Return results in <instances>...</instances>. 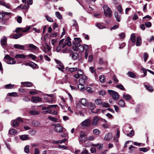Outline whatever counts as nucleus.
Instances as JSON below:
<instances>
[{
  "mask_svg": "<svg viewBox=\"0 0 154 154\" xmlns=\"http://www.w3.org/2000/svg\"><path fill=\"white\" fill-rule=\"evenodd\" d=\"M14 47L15 48L21 50L23 49L24 48L23 45L19 44L14 45Z\"/></svg>",
  "mask_w": 154,
  "mask_h": 154,
  "instance_id": "5701e85b",
  "label": "nucleus"
},
{
  "mask_svg": "<svg viewBox=\"0 0 154 154\" xmlns=\"http://www.w3.org/2000/svg\"><path fill=\"white\" fill-rule=\"evenodd\" d=\"M11 125L14 128L17 127L19 125V122L16 120H14L11 121Z\"/></svg>",
  "mask_w": 154,
  "mask_h": 154,
  "instance_id": "dca6fc26",
  "label": "nucleus"
},
{
  "mask_svg": "<svg viewBox=\"0 0 154 154\" xmlns=\"http://www.w3.org/2000/svg\"><path fill=\"white\" fill-rule=\"evenodd\" d=\"M93 133L96 135H99L100 133V131L97 129H95L93 130Z\"/></svg>",
  "mask_w": 154,
  "mask_h": 154,
  "instance_id": "79ce46f5",
  "label": "nucleus"
},
{
  "mask_svg": "<svg viewBox=\"0 0 154 154\" xmlns=\"http://www.w3.org/2000/svg\"><path fill=\"white\" fill-rule=\"evenodd\" d=\"M45 18L46 19V20L50 22H53V20L50 17L48 16V15H46Z\"/></svg>",
  "mask_w": 154,
  "mask_h": 154,
  "instance_id": "5fc2aeb1",
  "label": "nucleus"
},
{
  "mask_svg": "<svg viewBox=\"0 0 154 154\" xmlns=\"http://www.w3.org/2000/svg\"><path fill=\"white\" fill-rule=\"evenodd\" d=\"M101 106L103 107H109V105L108 103L102 102Z\"/></svg>",
  "mask_w": 154,
  "mask_h": 154,
  "instance_id": "49530a36",
  "label": "nucleus"
},
{
  "mask_svg": "<svg viewBox=\"0 0 154 154\" xmlns=\"http://www.w3.org/2000/svg\"><path fill=\"white\" fill-rule=\"evenodd\" d=\"M0 5L4 6L7 8H9L10 6L9 4L6 3L3 1H0Z\"/></svg>",
  "mask_w": 154,
  "mask_h": 154,
  "instance_id": "393cba45",
  "label": "nucleus"
},
{
  "mask_svg": "<svg viewBox=\"0 0 154 154\" xmlns=\"http://www.w3.org/2000/svg\"><path fill=\"white\" fill-rule=\"evenodd\" d=\"M108 92L114 100H116L119 99L120 95L117 92L111 90H108Z\"/></svg>",
  "mask_w": 154,
  "mask_h": 154,
  "instance_id": "f257e3e1",
  "label": "nucleus"
},
{
  "mask_svg": "<svg viewBox=\"0 0 154 154\" xmlns=\"http://www.w3.org/2000/svg\"><path fill=\"white\" fill-rule=\"evenodd\" d=\"M29 7V6H28V7H27L25 5H20L18 7V8H20L22 9H25L26 10H27L28 9V8Z\"/></svg>",
  "mask_w": 154,
  "mask_h": 154,
  "instance_id": "3c124183",
  "label": "nucleus"
},
{
  "mask_svg": "<svg viewBox=\"0 0 154 154\" xmlns=\"http://www.w3.org/2000/svg\"><path fill=\"white\" fill-rule=\"evenodd\" d=\"M15 58H24L25 57V56L23 54H17L15 55Z\"/></svg>",
  "mask_w": 154,
  "mask_h": 154,
  "instance_id": "c9c22d12",
  "label": "nucleus"
},
{
  "mask_svg": "<svg viewBox=\"0 0 154 154\" xmlns=\"http://www.w3.org/2000/svg\"><path fill=\"white\" fill-rule=\"evenodd\" d=\"M148 57V54L146 53H145L143 54V59L145 62L146 61V60Z\"/></svg>",
  "mask_w": 154,
  "mask_h": 154,
  "instance_id": "09e8293b",
  "label": "nucleus"
},
{
  "mask_svg": "<svg viewBox=\"0 0 154 154\" xmlns=\"http://www.w3.org/2000/svg\"><path fill=\"white\" fill-rule=\"evenodd\" d=\"M5 18L3 19L1 21V23L3 25H6L8 20L9 19L7 18V17H5Z\"/></svg>",
  "mask_w": 154,
  "mask_h": 154,
  "instance_id": "4c0bfd02",
  "label": "nucleus"
},
{
  "mask_svg": "<svg viewBox=\"0 0 154 154\" xmlns=\"http://www.w3.org/2000/svg\"><path fill=\"white\" fill-rule=\"evenodd\" d=\"M118 104L121 107H123L125 106V103L122 100H120L118 102Z\"/></svg>",
  "mask_w": 154,
  "mask_h": 154,
  "instance_id": "473e14b6",
  "label": "nucleus"
},
{
  "mask_svg": "<svg viewBox=\"0 0 154 154\" xmlns=\"http://www.w3.org/2000/svg\"><path fill=\"white\" fill-rule=\"evenodd\" d=\"M91 123V121L90 119H88L82 122L81 124L82 126L85 128L86 127L90 125Z\"/></svg>",
  "mask_w": 154,
  "mask_h": 154,
  "instance_id": "423d86ee",
  "label": "nucleus"
},
{
  "mask_svg": "<svg viewBox=\"0 0 154 154\" xmlns=\"http://www.w3.org/2000/svg\"><path fill=\"white\" fill-rule=\"evenodd\" d=\"M88 48V45H85L84 46L82 45H78L77 50H78L80 52L83 51L84 50H87Z\"/></svg>",
  "mask_w": 154,
  "mask_h": 154,
  "instance_id": "6e6552de",
  "label": "nucleus"
},
{
  "mask_svg": "<svg viewBox=\"0 0 154 154\" xmlns=\"http://www.w3.org/2000/svg\"><path fill=\"white\" fill-rule=\"evenodd\" d=\"M57 106V105H50L47 106L43 107L42 108V110H47L48 113L51 114L52 110L50 109L53 108H55Z\"/></svg>",
  "mask_w": 154,
  "mask_h": 154,
  "instance_id": "7ed1b4c3",
  "label": "nucleus"
},
{
  "mask_svg": "<svg viewBox=\"0 0 154 154\" xmlns=\"http://www.w3.org/2000/svg\"><path fill=\"white\" fill-rule=\"evenodd\" d=\"M134 131L131 130L129 133L127 134V135L128 137H131L134 135Z\"/></svg>",
  "mask_w": 154,
  "mask_h": 154,
  "instance_id": "bf43d9fd",
  "label": "nucleus"
},
{
  "mask_svg": "<svg viewBox=\"0 0 154 154\" xmlns=\"http://www.w3.org/2000/svg\"><path fill=\"white\" fill-rule=\"evenodd\" d=\"M22 84H23V85L25 86L26 87H30L32 86V84L29 82H22Z\"/></svg>",
  "mask_w": 154,
  "mask_h": 154,
  "instance_id": "7c9ffc66",
  "label": "nucleus"
},
{
  "mask_svg": "<svg viewBox=\"0 0 154 154\" xmlns=\"http://www.w3.org/2000/svg\"><path fill=\"white\" fill-rule=\"evenodd\" d=\"M128 75L130 77L134 78L135 77V74L131 72H129L128 73Z\"/></svg>",
  "mask_w": 154,
  "mask_h": 154,
  "instance_id": "37998d69",
  "label": "nucleus"
},
{
  "mask_svg": "<svg viewBox=\"0 0 154 154\" xmlns=\"http://www.w3.org/2000/svg\"><path fill=\"white\" fill-rule=\"evenodd\" d=\"M72 58L74 60H75L77 59L78 54L76 53H73L71 54Z\"/></svg>",
  "mask_w": 154,
  "mask_h": 154,
  "instance_id": "c756f323",
  "label": "nucleus"
},
{
  "mask_svg": "<svg viewBox=\"0 0 154 154\" xmlns=\"http://www.w3.org/2000/svg\"><path fill=\"white\" fill-rule=\"evenodd\" d=\"M112 137V134L111 133L109 132L105 135L104 139L107 140H109L111 139Z\"/></svg>",
  "mask_w": 154,
  "mask_h": 154,
  "instance_id": "2eb2a0df",
  "label": "nucleus"
},
{
  "mask_svg": "<svg viewBox=\"0 0 154 154\" xmlns=\"http://www.w3.org/2000/svg\"><path fill=\"white\" fill-rule=\"evenodd\" d=\"M92 146L94 147H97L98 149L101 150L103 148V145L102 144H99V143L96 144H93Z\"/></svg>",
  "mask_w": 154,
  "mask_h": 154,
  "instance_id": "412c9836",
  "label": "nucleus"
},
{
  "mask_svg": "<svg viewBox=\"0 0 154 154\" xmlns=\"http://www.w3.org/2000/svg\"><path fill=\"white\" fill-rule=\"evenodd\" d=\"M66 72H67L68 71L72 72L76 71L77 70V67L69 68L67 67L66 68Z\"/></svg>",
  "mask_w": 154,
  "mask_h": 154,
  "instance_id": "6ab92c4d",
  "label": "nucleus"
},
{
  "mask_svg": "<svg viewBox=\"0 0 154 154\" xmlns=\"http://www.w3.org/2000/svg\"><path fill=\"white\" fill-rule=\"evenodd\" d=\"M103 8L105 15L106 17H110L112 16V11L110 8L106 5H104Z\"/></svg>",
  "mask_w": 154,
  "mask_h": 154,
  "instance_id": "f03ea898",
  "label": "nucleus"
},
{
  "mask_svg": "<svg viewBox=\"0 0 154 154\" xmlns=\"http://www.w3.org/2000/svg\"><path fill=\"white\" fill-rule=\"evenodd\" d=\"M145 25L147 27H150L152 26V23L151 22H148L145 23Z\"/></svg>",
  "mask_w": 154,
  "mask_h": 154,
  "instance_id": "6e6d98bb",
  "label": "nucleus"
},
{
  "mask_svg": "<svg viewBox=\"0 0 154 154\" xmlns=\"http://www.w3.org/2000/svg\"><path fill=\"white\" fill-rule=\"evenodd\" d=\"M116 87L122 91H124L125 90V88L122 85H116Z\"/></svg>",
  "mask_w": 154,
  "mask_h": 154,
  "instance_id": "c03bdc74",
  "label": "nucleus"
},
{
  "mask_svg": "<svg viewBox=\"0 0 154 154\" xmlns=\"http://www.w3.org/2000/svg\"><path fill=\"white\" fill-rule=\"evenodd\" d=\"M142 43V39L140 37H137L136 38V43L137 46H140L141 45Z\"/></svg>",
  "mask_w": 154,
  "mask_h": 154,
  "instance_id": "a211bd4d",
  "label": "nucleus"
},
{
  "mask_svg": "<svg viewBox=\"0 0 154 154\" xmlns=\"http://www.w3.org/2000/svg\"><path fill=\"white\" fill-rule=\"evenodd\" d=\"M22 35V34H12L10 36V37L11 38L17 39L20 38Z\"/></svg>",
  "mask_w": 154,
  "mask_h": 154,
  "instance_id": "ddd939ff",
  "label": "nucleus"
},
{
  "mask_svg": "<svg viewBox=\"0 0 154 154\" xmlns=\"http://www.w3.org/2000/svg\"><path fill=\"white\" fill-rule=\"evenodd\" d=\"M31 100L33 103H37L41 102L42 99L38 97H32Z\"/></svg>",
  "mask_w": 154,
  "mask_h": 154,
  "instance_id": "9b49d317",
  "label": "nucleus"
},
{
  "mask_svg": "<svg viewBox=\"0 0 154 154\" xmlns=\"http://www.w3.org/2000/svg\"><path fill=\"white\" fill-rule=\"evenodd\" d=\"M123 98L126 100H129L131 98V96L130 95L127 94H123Z\"/></svg>",
  "mask_w": 154,
  "mask_h": 154,
  "instance_id": "c85d7f7f",
  "label": "nucleus"
},
{
  "mask_svg": "<svg viewBox=\"0 0 154 154\" xmlns=\"http://www.w3.org/2000/svg\"><path fill=\"white\" fill-rule=\"evenodd\" d=\"M14 85L8 84L5 85V88L6 89H11L14 88Z\"/></svg>",
  "mask_w": 154,
  "mask_h": 154,
  "instance_id": "72a5a7b5",
  "label": "nucleus"
},
{
  "mask_svg": "<svg viewBox=\"0 0 154 154\" xmlns=\"http://www.w3.org/2000/svg\"><path fill=\"white\" fill-rule=\"evenodd\" d=\"M9 133L11 135H14L17 132V130L14 129H11L9 130Z\"/></svg>",
  "mask_w": 154,
  "mask_h": 154,
  "instance_id": "cd10ccee",
  "label": "nucleus"
},
{
  "mask_svg": "<svg viewBox=\"0 0 154 154\" xmlns=\"http://www.w3.org/2000/svg\"><path fill=\"white\" fill-rule=\"evenodd\" d=\"M74 40L75 42H78V44L80 43L82 41L80 38H74Z\"/></svg>",
  "mask_w": 154,
  "mask_h": 154,
  "instance_id": "69168bd1",
  "label": "nucleus"
},
{
  "mask_svg": "<svg viewBox=\"0 0 154 154\" xmlns=\"http://www.w3.org/2000/svg\"><path fill=\"white\" fill-rule=\"evenodd\" d=\"M96 26L99 29H102L104 28L105 27L103 26H102L100 23H98L96 24Z\"/></svg>",
  "mask_w": 154,
  "mask_h": 154,
  "instance_id": "680f3d73",
  "label": "nucleus"
},
{
  "mask_svg": "<svg viewBox=\"0 0 154 154\" xmlns=\"http://www.w3.org/2000/svg\"><path fill=\"white\" fill-rule=\"evenodd\" d=\"M54 130L57 132L60 133L63 131V127L60 125H56L55 127Z\"/></svg>",
  "mask_w": 154,
  "mask_h": 154,
  "instance_id": "4468645a",
  "label": "nucleus"
},
{
  "mask_svg": "<svg viewBox=\"0 0 154 154\" xmlns=\"http://www.w3.org/2000/svg\"><path fill=\"white\" fill-rule=\"evenodd\" d=\"M107 62L106 61H104L102 58L100 59L99 64L100 65L106 64Z\"/></svg>",
  "mask_w": 154,
  "mask_h": 154,
  "instance_id": "58836bf2",
  "label": "nucleus"
},
{
  "mask_svg": "<svg viewBox=\"0 0 154 154\" xmlns=\"http://www.w3.org/2000/svg\"><path fill=\"white\" fill-rule=\"evenodd\" d=\"M73 46H72V49L74 51H77V48L78 46V43H77L76 42H73L72 43Z\"/></svg>",
  "mask_w": 154,
  "mask_h": 154,
  "instance_id": "b1692460",
  "label": "nucleus"
},
{
  "mask_svg": "<svg viewBox=\"0 0 154 154\" xmlns=\"http://www.w3.org/2000/svg\"><path fill=\"white\" fill-rule=\"evenodd\" d=\"M22 20V18L20 16H18L17 19V20L18 23H21Z\"/></svg>",
  "mask_w": 154,
  "mask_h": 154,
  "instance_id": "0e129e2a",
  "label": "nucleus"
},
{
  "mask_svg": "<svg viewBox=\"0 0 154 154\" xmlns=\"http://www.w3.org/2000/svg\"><path fill=\"white\" fill-rule=\"evenodd\" d=\"M99 121V118L98 117H96L94 118L92 125L93 126L96 125L98 124Z\"/></svg>",
  "mask_w": 154,
  "mask_h": 154,
  "instance_id": "aec40b11",
  "label": "nucleus"
},
{
  "mask_svg": "<svg viewBox=\"0 0 154 154\" xmlns=\"http://www.w3.org/2000/svg\"><path fill=\"white\" fill-rule=\"evenodd\" d=\"M30 29V28L29 26H28L27 27L24 28L23 30V28H17L15 30V32L18 33L21 31H22L23 32H26L28 31Z\"/></svg>",
  "mask_w": 154,
  "mask_h": 154,
  "instance_id": "9d476101",
  "label": "nucleus"
},
{
  "mask_svg": "<svg viewBox=\"0 0 154 154\" xmlns=\"http://www.w3.org/2000/svg\"><path fill=\"white\" fill-rule=\"evenodd\" d=\"M13 58H11V57L9 56V55L7 54L6 55L4 58V59H7L8 60L10 59H13Z\"/></svg>",
  "mask_w": 154,
  "mask_h": 154,
  "instance_id": "774afa93",
  "label": "nucleus"
},
{
  "mask_svg": "<svg viewBox=\"0 0 154 154\" xmlns=\"http://www.w3.org/2000/svg\"><path fill=\"white\" fill-rule=\"evenodd\" d=\"M14 59V58H13V59H10L8 60L7 62V63L8 64H14L15 63L16 61L14 60H13Z\"/></svg>",
  "mask_w": 154,
  "mask_h": 154,
  "instance_id": "de8ad7c7",
  "label": "nucleus"
},
{
  "mask_svg": "<svg viewBox=\"0 0 154 154\" xmlns=\"http://www.w3.org/2000/svg\"><path fill=\"white\" fill-rule=\"evenodd\" d=\"M114 14L117 21L119 22H120L121 20L120 15H119L118 14L117 12H115Z\"/></svg>",
  "mask_w": 154,
  "mask_h": 154,
  "instance_id": "2f4dec72",
  "label": "nucleus"
},
{
  "mask_svg": "<svg viewBox=\"0 0 154 154\" xmlns=\"http://www.w3.org/2000/svg\"><path fill=\"white\" fill-rule=\"evenodd\" d=\"M29 114L31 115H37L39 114V112L34 110H31L29 112Z\"/></svg>",
  "mask_w": 154,
  "mask_h": 154,
  "instance_id": "e433bc0d",
  "label": "nucleus"
},
{
  "mask_svg": "<svg viewBox=\"0 0 154 154\" xmlns=\"http://www.w3.org/2000/svg\"><path fill=\"white\" fill-rule=\"evenodd\" d=\"M29 146L28 145L26 146L24 148V150L25 152L27 153H28L29 152Z\"/></svg>",
  "mask_w": 154,
  "mask_h": 154,
  "instance_id": "864d4df0",
  "label": "nucleus"
},
{
  "mask_svg": "<svg viewBox=\"0 0 154 154\" xmlns=\"http://www.w3.org/2000/svg\"><path fill=\"white\" fill-rule=\"evenodd\" d=\"M105 80V77L104 75H101L99 76L100 81L102 83L104 82Z\"/></svg>",
  "mask_w": 154,
  "mask_h": 154,
  "instance_id": "f704fd0d",
  "label": "nucleus"
},
{
  "mask_svg": "<svg viewBox=\"0 0 154 154\" xmlns=\"http://www.w3.org/2000/svg\"><path fill=\"white\" fill-rule=\"evenodd\" d=\"M87 80V78L86 76L85 75H82L81 78L79 79V82L80 83H84Z\"/></svg>",
  "mask_w": 154,
  "mask_h": 154,
  "instance_id": "f8f14e48",
  "label": "nucleus"
},
{
  "mask_svg": "<svg viewBox=\"0 0 154 154\" xmlns=\"http://www.w3.org/2000/svg\"><path fill=\"white\" fill-rule=\"evenodd\" d=\"M7 38L5 36H3L1 40V43L2 46L4 48L7 45Z\"/></svg>",
  "mask_w": 154,
  "mask_h": 154,
  "instance_id": "1a4fd4ad",
  "label": "nucleus"
},
{
  "mask_svg": "<svg viewBox=\"0 0 154 154\" xmlns=\"http://www.w3.org/2000/svg\"><path fill=\"white\" fill-rule=\"evenodd\" d=\"M102 101L100 99H96L94 101L95 103L98 105L101 106Z\"/></svg>",
  "mask_w": 154,
  "mask_h": 154,
  "instance_id": "a878e982",
  "label": "nucleus"
},
{
  "mask_svg": "<svg viewBox=\"0 0 154 154\" xmlns=\"http://www.w3.org/2000/svg\"><path fill=\"white\" fill-rule=\"evenodd\" d=\"M55 15L56 17L59 19H62V16L59 12H55Z\"/></svg>",
  "mask_w": 154,
  "mask_h": 154,
  "instance_id": "a19ab883",
  "label": "nucleus"
},
{
  "mask_svg": "<svg viewBox=\"0 0 154 154\" xmlns=\"http://www.w3.org/2000/svg\"><path fill=\"white\" fill-rule=\"evenodd\" d=\"M77 73L79 75H80L81 76L83 75V72H82V70L81 69H77Z\"/></svg>",
  "mask_w": 154,
  "mask_h": 154,
  "instance_id": "13d9d810",
  "label": "nucleus"
},
{
  "mask_svg": "<svg viewBox=\"0 0 154 154\" xmlns=\"http://www.w3.org/2000/svg\"><path fill=\"white\" fill-rule=\"evenodd\" d=\"M30 138L27 135H23L20 136V138L22 140H28Z\"/></svg>",
  "mask_w": 154,
  "mask_h": 154,
  "instance_id": "4be33fe9",
  "label": "nucleus"
},
{
  "mask_svg": "<svg viewBox=\"0 0 154 154\" xmlns=\"http://www.w3.org/2000/svg\"><path fill=\"white\" fill-rule=\"evenodd\" d=\"M73 23L72 26L74 27H75L76 29H77L78 28V25L77 23L75 20H73Z\"/></svg>",
  "mask_w": 154,
  "mask_h": 154,
  "instance_id": "4d7b16f0",
  "label": "nucleus"
},
{
  "mask_svg": "<svg viewBox=\"0 0 154 154\" xmlns=\"http://www.w3.org/2000/svg\"><path fill=\"white\" fill-rule=\"evenodd\" d=\"M145 86L146 88V89L149 91L152 92L153 91V89L152 88V86H151V85H145Z\"/></svg>",
  "mask_w": 154,
  "mask_h": 154,
  "instance_id": "bb28decb",
  "label": "nucleus"
},
{
  "mask_svg": "<svg viewBox=\"0 0 154 154\" xmlns=\"http://www.w3.org/2000/svg\"><path fill=\"white\" fill-rule=\"evenodd\" d=\"M48 118L51 121L55 122H56L57 120V118L51 116H49Z\"/></svg>",
  "mask_w": 154,
  "mask_h": 154,
  "instance_id": "052dcab7",
  "label": "nucleus"
},
{
  "mask_svg": "<svg viewBox=\"0 0 154 154\" xmlns=\"http://www.w3.org/2000/svg\"><path fill=\"white\" fill-rule=\"evenodd\" d=\"M130 40L133 44H134L136 42V36L135 33H132L130 37Z\"/></svg>",
  "mask_w": 154,
  "mask_h": 154,
  "instance_id": "f3484780",
  "label": "nucleus"
},
{
  "mask_svg": "<svg viewBox=\"0 0 154 154\" xmlns=\"http://www.w3.org/2000/svg\"><path fill=\"white\" fill-rule=\"evenodd\" d=\"M11 14V13L9 12H0V19H2L4 17H7V18L9 19L10 17V15Z\"/></svg>",
  "mask_w": 154,
  "mask_h": 154,
  "instance_id": "0eeeda50",
  "label": "nucleus"
},
{
  "mask_svg": "<svg viewBox=\"0 0 154 154\" xmlns=\"http://www.w3.org/2000/svg\"><path fill=\"white\" fill-rule=\"evenodd\" d=\"M8 94L10 96L12 97H17V93L15 92L9 93Z\"/></svg>",
  "mask_w": 154,
  "mask_h": 154,
  "instance_id": "603ef678",
  "label": "nucleus"
},
{
  "mask_svg": "<svg viewBox=\"0 0 154 154\" xmlns=\"http://www.w3.org/2000/svg\"><path fill=\"white\" fill-rule=\"evenodd\" d=\"M112 79L116 83H117L118 81L119 80L116 77L115 75H114L112 78Z\"/></svg>",
  "mask_w": 154,
  "mask_h": 154,
  "instance_id": "338daca9",
  "label": "nucleus"
},
{
  "mask_svg": "<svg viewBox=\"0 0 154 154\" xmlns=\"http://www.w3.org/2000/svg\"><path fill=\"white\" fill-rule=\"evenodd\" d=\"M81 103L84 106H86L87 105L86 101L85 99H82L81 100Z\"/></svg>",
  "mask_w": 154,
  "mask_h": 154,
  "instance_id": "a18cd8bd",
  "label": "nucleus"
},
{
  "mask_svg": "<svg viewBox=\"0 0 154 154\" xmlns=\"http://www.w3.org/2000/svg\"><path fill=\"white\" fill-rule=\"evenodd\" d=\"M36 131L34 130H32L29 131V133L32 135H34L36 133Z\"/></svg>",
  "mask_w": 154,
  "mask_h": 154,
  "instance_id": "8fccbe9b",
  "label": "nucleus"
},
{
  "mask_svg": "<svg viewBox=\"0 0 154 154\" xmlns=\"http://www.w3.org/2000/svg\"><path fill=\"white\" fill-rule=\"evenodd\" d=\"M79 139L80 142H84L87 139L86 135L85 133L84 132L81 131Z\"/></svg>",
  "mask_w": 154,
  "mask_h": 154,
  "instance_id": "39448f33",
  "label": "nucleus"
},
{
  "mask_svg": "<svg viewBox=\"0 0 154 154\" xmlns=\"http://www.w3.org/2000/svg\"><path fill=\"white\" fill-rule=\"evenodd\" d=\"M55 61L56 63L57 64L56 66V67L57 68L63 72L64 66L62 63L59 60L56 59L55 60Z\"/></svg>",
  "mask_w": 154,
  "mask_h": 154,
  "instance_id": "20e7f679",
  "label": "nucleus"
},
{
  "mask_svg": "<svg viewBox=\"0 0 154 154\" xmlns=\"http://www.w3.org/2000/svg\"><path fill=\"white\" fill-rule=\"evenodd\" d=\"M140 151L146 152L148 150V149L146 148H140Z\"/></svg>",
  "mask_w": 154,
  "mask_h": 154,
  "instance_id": "e2e57ef3",
  "label": "nucleus"
},
{
  "mask_svg": "<svg viewBox=\"0 0 154 154\" xmlns=\"http://www.w3.org/2000/svg\"><path fill=\"white\" fill-rule=\"evenodd\" d=\"M82 83H79L78 85V87L80 91H83L84 89V87Z\"/></svg>",
  "mask_w": 154,
  "mask_h": 154,
  "instance_id": "ea45409f",
  "label": "nucleus"
}]
</instances>
